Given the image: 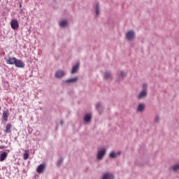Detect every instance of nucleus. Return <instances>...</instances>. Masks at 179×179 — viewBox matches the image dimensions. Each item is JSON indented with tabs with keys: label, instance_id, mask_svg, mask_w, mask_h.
<instances>
[{
	"label": "nucleus",
	"instance_id": "1",
	"mask_svg": "<svg viewBox=\"0 0 179 179\" xmlns=\"http://www.w3.org/2000/svg\"><path fill=\"white\" fill-rule=\"evenodd\" d=\"M106 153H107V150L106 148L99 150L96 155V159L98 160H103V158L106 156Z\"/></svg>",
	"mask_w": 179,
	"mask_h": 179
},
{
	"label": "nucleus",
	"instance_id": "2",
	"mask_svg": "<svg viewBox=\"0 0 179 179\" xmlns=\"http://www.w3.org/2000/svg\"><path fill=\"white\" fill-rule=\"evenodd\" d=\"M136 34L134 30H130L126 34V38L128 41H132L135 40Z\"/></svg>",
	"mask_w": 179,
	"mask_h": 179
},
{
	"label": "nucleus",
	"instance_id": "3",
	"mask_svg": "<svg viewBox=\"0 0 179 179\" xmlns=\"http://www.w3.org/2000/svg\"><path fill=\"white\" fill-rule=\"evenodd\" d=\"M66 75V73H65V71L64 70H57L55 72V78L56 79H62L64 78V76Z\"/></svg>",
	"mask_w": 179,
	"mask_h": 179
},
{
	"label": "nucleus",
	"instance_id": "4",
	"mask_svg": "<svg viewBox=\"0 0 179 179\" xmlns=\"http://www.w3.org/2000/svg\"><path fill=\"white\" fill-rule=\"evenodd\" d=\"M4 59L7 65H15L17 59L15 57H6Z\"/></svg>",
	"mask_w": 179,
	"mask_h": 179
},
{
	"label": "nucleus",
	"instance_id": "5",
	"mask_svg": "<svg viewBox=\"0 0 179 179\" xmlns=\"http://www.w3.org/2000/svg\"><path fill=\"white\" fill-rule=\"evenodd\" d=\"M79 80V77L76 76L73 78H69L63 81V83H66L67 85H71V83H78Z\"/></svg>",
	"mask_w": 179,
	"mask_h": 179
},
{
	"label": "nucleus",
	"instance_id": "6",
	"mask_svg": "<svg viewBox=\"0 0 179 179\" xmlns=\"http://www.w3.org/2000/svg\"><path fill=\"white\" fill-rule=\"evenodd\" d=\"M101 179H115V176L113 173L106 172L103 174Z\"/></svg>",
	"mask_w": 179,
	"mask_h": 179
},
{
	"label": "nucleus",
	"instance_id": "7",
	"mask_svg": "<svg viewBox=\"0 0 179 179\" xmlns=\"http://www.w3.org/2000/svg\"><path fill=\"white\" fill-rule=\"evenodd\" d=\"M10 26L13 30H17L19 29V22H17V20L13 19L10 22Z\"/></svg>",
	"mask_w": 179,
	"mask_h": 179
},
{
	"label": "nucleus",
	"instance_id": "8",
	"mask_svg": "<svg viewBox=\"0 0 179 179\" xmlns=\"http://www.w3.org/2000/svg\"><path fill=\"white\" fill-rule=\"evenodd\" d=\"M93 118V115L92 113H87L83 117V121L85 122V124H89L90 121H92V119Z\"/></svg>",
	"mask_w": 179,
	"mask_h": 179
},
{
	"label": "nucleus",
	"instance_id": "9",
	"mask_svg": "<svg viewBox=\"0 0 179 179\" xmlns=\"http://www.w3.org/2000/svg\"><path fill=\"white\" fill-rule=\"evenodd\" d=\"M122 155V151H118L117 152H115V151H112L109 154L110 159H115L116 157H118V156H121Z\"/></svg>",
	"mask_w": 179,
	"mask_h": 179
},
{
	"label": "nucleus",
	"instance_id": "10",
	"mask_svg": "<svg viewBox=\"0 0 179 179\" xmlns=\"http://www.w3.org/2000/svg\"><path fill=\"white\" fill-rule=\"evenodd\" d=\"M14 65L16 66V68H24V62H23L20 59H16L15 63Z\"/></svg>",
	"mask_w": 179,
	"mask_h": 179
},
{
	"label": "nucleus",
	"instance_id": "11",
	"mask_svg": "<svg viewBox=\"0 0 179 179\" xmlns=\"http://www.w3.org/2000/svg\"><path fill=\"white\" fill-rule=\"evenodd\" d=\"M45 169V164H41L36 169L37 173L38 174H41V173H44V169Z\"/></svg>",
	"mask_w": 179,
	"mask_h": 179
},
{
	"label": "nucleus",
	"instance_id": "12",
	"mask_svg": "<svg viewBox=\"0 0 179 179\" xmlns=\"http://www.w3.org/2000/svg\"><path fill=\"white\" fill-rule=\"evenodd\" d=\"M145 97H148V92L146 91H142L138 95L137 99L138 100H142V99H145Z\"/></svg>",
	"mask_w": 179,
	"mask_h": 179
},
{
	"label": "nucleus",
	"instance_id": "13",
	"mask_svg": "<svg viewBox=\"0 0 179 179\" xmlns=\"http://www.w3.org/2000/svg\"><path fill=\"white\" fill-rule=\"evenodd\" d=\"M96 110H97L98 113L100 114V115H101V113H103V108L101 102H98L96 104Z\"/></svg>",
	"mask_w": 179,
	"mask_h": 179
},
{
	"label": "nucleus",
	"instance_id": "14",
	"mask_svg": "<svg viewBox=\"0 0 179 179\" xmlns=\"http://www.w3.org/2000/svg\"><path fill=\"white\" fill-rule=\"evenodd\" d=\"M79 66H80V64L76 63V64L72 67L71 73L73 75V73H78L79 71Z\"/></svg>",
	"mask_w": 179,
	"mask_h": 179
},
{
	"label": "nucleus",
	"instance_id": "15",
	"mask_svg": "<svg viewBox=\"0 0 179 179\" xmlns=\"http://www.w3.org/2000/svg\"><path fill=\"white\" fill-rule=\"evenodd\" d=\"M145 108H146L145 103H139L137 107V111L138 113H143V111H145Z\"/></svg>",
	"mask_w": 179,
	"mask_h": 179
},
{
	"label": "nucleus",
	"instance_id": "16",
	"mask_svg": "<svg viewBox=\"0 0 179 179\" xmlns=\"http://www.w3.org/2000/svg\"><path fill=\"white\" fill-rule=\"evenodd\" d=\"M4 132L6 134H10V132H12V124L10 123L6 124Z\"/></svg>",
	"mask_w": 179,
	"mask_h": 179
},
{
	"label": "nucleus",
	"instance_id": "17",
	"mask_svg": "<svg viewBox=\"0 0 179 179\" xmlns=\"http://www.w3.org/2000/svg\"><path fill=\"white\" fill-rule=\"evenodd\" d=\"M103 79H105V80H108V79H111V72L110 71L105 72L103 75Z\"/></svg>",
	"mask_w": 179,
	"mask_h": 179
},
{
	"label": "nucleus",
	"instance_id": "18",
	"mask_svg": "<svg viewBox=\"0 0 179 179\" xmlns=\"http://www.w3.org/2000/svg\"><path fill=\"white\" fill-rule=\"evenodd\" d=\"M68 24H69V22H68V20H62V22H59L60 27L65 28L68 27Z\"/></svg>",
	"mask_w": 179,
	"mask_h": 179
},
{
	"label": "nucleus",
	"instance_id": "19",
	"mask_svg": "<svg viewBox=\"0 0 179 179\" xmlns=\"http://www.w3.org/2000/svg\"><path fill=\"white\" fill-rule=\"evenodd\" d=\"M6 157H8V153L6 152H3L0 155V162H3Z\"/></svg>",
	"mask_w": 179,
	"mask_h": 179
},
{
	"label": "nucleus",
	"instance_id": "20",
	"mask_svg": "<svg viewBox=\"0 0 179 179\" xmlns=\"http://www.w3.org/2000/svg\"><path fill=\"white\" fill-rule=\"evenodd\" d=\"M9 117V111L8 110H5L3 113V119L4 121H8V117Z\"/></svg>",
	"mask_w": 179,
	"mask_h": 179
},
{
	"label": "nucleus",
	"instance_id": "21",
	"mask_svg": "<svg viewBox=\"0 0 179 179\" xmlns=\"http://www.w3.org/2000/svg\"><path fill=\"white\" fill-rule=\"evenodd\" d=\"M96 15L99 16L100 15V3H96L95 5Z\"/></svg>",
	"mask_w": 179,
	"mask_h": 179
},
{
	"label": "nucleus",
	"instance_id": "22",
	"mask_svg": "<svg viewBox=\"0 0 179 179\" xmlns=\"http://www.w3.org/2000/svg\"><path fill=\"white\" fill-rule=\"evenodd\" d=\"M62 163H64V157H60L57 162V167H60V166H62Z\"/></svg>",
	"mask_w": 179,
	"mask_h": 179
},
{
	"label": "nucleus",
	"instance_id": "23",
	"mask_svg": "<svg viewBox=\"0 0 179 179\" xmlns=\"http://www.w3.org/2000/svg\"><path fill=\"white\" fill-rule=\"evenodd\" d=\"M172 169L173 171H178L179 170V164H175L173 167Z\"/></svg>",
	"mask_w": 179,
	"mask_h": 179
},
{
	"label": "nucleus",
	"instance_id": "24",
	"mask_svg": "<svg viewBox=\"0 0 179 179\" xmlns=\"http://www.w3.org/2000/svg\"><path fill=\"white\" fill-rule=\"evenodd\" d=\"M143 92H146L148 89V83H143L142 85Z\"/></svg>",
	"mask_w": 179,
	"mask_h": 179
},
{
	"label": "nucleus",
	"instance_id": "25",
	"mask_svg": "<svg viewBox=\"0 0 179 179\" xmlns=\"http://www.w3.org/2000/svg\"><path fill=\"white\" fill-rule=\"evenodd\" d=\"M23 157H24V160H27L29 159V153L24 152Z\"/></svg>",
	"mask_w": 179,
	"mask_h": 179
},
{
	"label": "nucleus",
	"instance_id": "26",
	"mask_svg": "<svg viewBox=\"0 0 179 179\" xmlns=\"http://www.w3.org/2000/svg\"><path fill=\"white\" fill-rule=\"evenodd\" d=\"M120 76H122V78H125V76H127V74H125L124 71H121Z\"/></svg>",
	"mask_w": 179,
	"mask_h": 179
},
{
	"label": "nucleus",
	"instance_id": "27",
	"mask_svg": "<svg viewBox=\"0 0 179 179\" xmlns=\"http://www.w3.org/2000/svg\"><path fill=\"white\" fill-rule=\"evenodd\" d=\"M159 116L157 115V116L155 117V122H159Z\"/></svg>",
	"mask_w": 179,
	"mask_h": 179
},
{
	"label": "nucleus",
	"instance_id": "28",
	"mask_svg": "<svg viewBox=\"0 0 179 179\" xmlns=\"http://www.w3.org/2000/svg\"><path fill=\"white\" fill-rule=\"evenodd\" d=\"M0 149H5V146H3V145H0Z\"/></svg>",
	"mask_w": 179,
	"mask_h": 179
},
{
	"label": "nucleus",
	"instance_id": "29",
	"mask_svg": "<svg viewBox=\"0 0 179 179\" xmlns=\"http://www.w3.org/2000/svg\"><path fill=\"white\" fill-rule=\"evenodd\" d=\"M60 124L62 126V125H64V122H63V120H61L60 121Z\"/></svg>",
	"mask_w": 179,
	"mask_h": 179
},
{
	"label": "nucleus",
	"instance_id": "30",
	"mask_svg": "<svg viewBox=\"0 0 179 179\" xmlns=\"http://www.w3.org/2000/svg\"><path fill=\"white\" fill-rule=\"evenodd\" d=\"M117 82H120V79H117Z\"/></svg>",
	"mask_w": 179,
	"mask_h": 179
}]
</instances>
